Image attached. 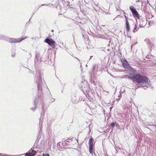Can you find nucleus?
<instances>
[{
	"label": "nucleus",
	"mask_w": 156,
	"mask_h": 156,
	"mask_svg": "<svg viewBox=\"0 0 156 156\" xmlns=\"http://www.w3.org/2000/svg\"><path fill=\"white\" fill-rule=\"evenodd\" d=\"M147 23V21L145 20H143L141 19L140 20V24H139V27L140 28L143 27H144Z\"/></svg>",
	"instance_id": "nucleus-7"
},
{
	"label": "nucleus",
	"mask_w": 156,
	"mask_h": 156,
	"mask_svg": "<svg viewBox=\"0 0 156 156\" xmlns=\"http://www.w3.org/2000/svg\"><path fill=\"white\" fill-rule=\"evenodd\" d=\"M92 57H93L92 56H91L90 57V58H91Z\"/></svg>",
	"instance_id": "nucleus-23"
},
{
	"label": "nucleus",
	"mask_w": 156,
	"mask_h": 156,
	"mask_svg": "<svg viewBox=\"0 0 156 156\" xmlns=\"http://www.w3.org/2000/svg\"><path fill=\"white\" fill-rule=\"evenodd\" d=\"M39 81L37 82V88L38 90H40L41 91L42 88L41 80V78H39Z\"/></svg>",
	"instance_id": "nucleus-8"
},
{
	"label": "nucleus",
	"mask_w": 156,
	"mask_h": 156,
	"mask_svg": "<svg viewBox=\"0 0 156 156\" xmlns=\"http://www.w3.org/2000/svg\"><path fill=\"white\" fill-rule=\"evenodd\" d=\"M94 139L92 137H91L89 140V145H94Z\"/></svg>",
	"instance_id": "nucleus-10"
},
{
	"label": "nucleus",
	"mask_w": 156,
	"mask_h": 156,
	"mask_svg": "<svg viewBox=\"0 0 156 156\" xmlns=\"http://www.w3.org/2000/svg\"><path fill=\"white\" fill-rule=\"evenodd\" d=\"M129 9L133 13V16L135 17H136L137 18L139 19L140 15L138 13L134 7L133 6H131L129 7Z\"/></svg>",
	"instance_id": "nucleus-2"
},
{
	"label": "nucleus",
	"mask_w": 156,
	"mask_h": 156,
	"mask_svg": "<svg viewBox=\"0 0 156 156\" xmlns=\"http://www.w3.org/2000/svg\"><path fill=\"white\" fill-rule=\"evenodd\" d=\"M25 156H30V153H27L25 154Z\"/></svg>",
	"instance_id": "nucleus-17"
},
{
	"label": "nucleus",
	"mask_w": 156,
	"mask_h": 156,
	"mask_svg": "<svg viewBox=\"0 0 156 156\" xmlns=\"http://www.w3.org/2000/svg\"><path fill=\"white\" fill-rule=\"evenodd\" d=\"M24 154H21V155H23Z\"/></svg>",
	"instance_id": "nucleus-25"
},
{
	"label": "nucleus",
	"mask_w": 156,
	"mask_h": 156,
	"mask_svg": "<svg viewBox=\"0 0 156 156\" xmlns=\"http://www.w3.org/2000/svg\"><path fill=\"white\" fill-rule=\"evenodd\" d=\"M126 28L127 33L130 31V27L129 22H126Z\"/></svg>",
	"instance_id": "nucleus-9"
},
{
	"label": "nucleus",
	"mask_w": 156,
	"mask_h": 156,
	"mask_svg": "<svg viewBox=\"0 0 156 156\" xmlns=\"http://www.w3.org/2000/svg\"><path fill=\"white\" fill-rule=\"evenodd\" d=\"M134 28L133 30V32L134 33H135L139 29V28H137V26L136 25V24H134Z\"/></svg>",
	"instance_id": "nucleus-12"
},
{
	"label": "nucleus",
	"mask_w": 156,
	"mask_h": 156,
	"mask_svg": "<svg viewBox=\"0 0 156 156\" xmlns=\"http://www.w3.org/2000/svg\"><path fill=\"white\" fill-rule=\"evenodd\" d=\"M44 41L47 43L50 46L53 48H55V42L52 39L46 38L45 39Z\"/></svg>",
	"instance_id": "nucleus-4"
},
{
	"label": "nucleus",
	"mask_w": 156,
	"mask_h": 156,
	"mask_svg": "<svg viewBox=\"0 0 156 156\" xmlns=\"http://www.w3.org/2000/svg\"><path fill=\"white\" fill-rule=\"evenodd\" d=\"M41 94H38L35 100L34 101V105H35V107L34 108H33L32 109L34 110L36 108L37 104V101L38 100V99L39 98V97L41 96Z\"/></svg>",
	"instance_id": "nucleus-6"
},
{
	"label": "nucleus",
	"mask_w": 156,
	"mask_h": 156,
	"mask_svg": "<svg viewBox=\"0 0 156 156\" xmlns=\"http://www.w3.org/2000/svg\"><path fill=\"white\" fill-rule=\"evenodd\" d=\"M115 124H116V123H114V122L112 123L111 124V127H112V128L114 127L115 126Z\"/></svg>",
	"instance_id": "nucleus-15"
},
{
	"label": "nucleus",
	"mask_w": 156,
	"mask_h": 156,
	"mask_svg": "<svg viewBox=\"0 0 156 156\" xmlns=\"http://www.w3.org/2000/svg\"><path fill=\"white\" fill-rule=\"evenodd\" d=\"M52 32H53V30H52Z\"/></svg>",
	"instance_id": "nucleus-24"
},
{
	"label": "nucleus",
	"mask_w": 156,
	"mask_h": 156,
	"mask_svg": "<svg viewBox=\"0 0 156 156\" xmlns=\"http://www.w3.org/2000/svg\"><path fill=\"white\" fill-rule=\"evenodd\" d=\"M15 55V52H14L12 54V57L14 56Z\"/></svg>",
	"instance_id": "nucleus-21"
},
{
	"label": "nucleus",
	"mask_w": 156,
	"mask_h": 156,
	"mask_svg": "<svg viewBox=\"0 0 156 156\" xmlns=\"http://www.w3.org/2000/svg\"><path fill=\"white\" fill-rule=\"evenodd\" d=\"M71 140L70 139H67L66 140V142L68 143V144L70 142V140Z\"/></svg>",
	"instance_id": "nucleus-19"
},
{
	"label": "nucleus",
	"mask_w": 156,
	"mask_h": 156,
	"mask_svg": "<svg viewBox=\"0 0 156 156\" xmlns=\"http://www.w3.org/2000/svg\"><path fill=\"white\" fill-rule=\"evenodd\" d=\"M31 151V152H30V156H34L36 154V153L35 152V151H34L32 150V149L30 150Z\"/></svg>",
	"instance_id": "nucleus-13"
},
{
	"label": "nucleus",
	"mask_w": 156,
	"mask_h": 156,
	"mask_svg": "<svg viewBox=\"0 0 156 156\" xmlns=\"http://www.w3.org/2000/svg\"><path fill=\"white\" fill-rule=\"evenodd\" d=\"M124 17L125 18L126 22H128V17L125 15H124Z\"/></svg>",
	"instance_id": "nucleus-16"
},
{
	"label": "nucleus",
	"mask_w": 156,
	"mask_h": 156,
	"mask_svg": "<svg viewBox=\"0 0 156 156\" xmlns=\"http://www.w3.org/2000/svg\"><path fill=\"white\" fill-rule=\"evenodd\" d=\"M27 37H22L18 38L15 39L13 38H9V42L10 43H17L21 41L22 40L27 38Z\"/></svg>",
	"instance_id": "nucleus-3"
},
{
	"label": "nucleus",
	"mask_w": 156,
	"mask_h": 156,
	"mask_svg": "<svg viewBox=\"0 0 156 156\" xmlns=\"http://www.w3.org/2000/svg\"><path fill=\"white\" fill-rule=\"evenodd\" d=\"M42 155L43 156H50L48 154H42Z\"/></svg>",
	"instance_id": "nucleus-18"
},
{
	"label": "nucleus",
	"mask_w": 156,
	"mask_h": 156,
	"mask_svg": "<svg viewBox=\"0 0 156 156\" xmlns=\"http://www.w3.org/2000/svg\"><path fill=\"white\" fill-rule=\"evenodd\" d=\"M124 78L130 79L134 83L139 84L142 87H145V89H146L149 86L147 78L144 76L138 74L137 71L134 69H131L129 76L126 75Z\"/></svg>",
	"instance_id": "nucleus-1"
},
{
	"label": "nucleus",
	"mask_w": 156,
	"mask_h": 156,
	"mask_svg": "<svg viewBox=\"0 0 156 156\" xmlns=\"http://www.w3.org/2000/svg\"><path fill=\"white\" fill-rule=\"evenodd\" d=\"M68 144V143L66 141V142H63L62 143L59 142L58 144V145H59L60 146L62 145V146H64Z\"/></svg>",
	"instance_id": "nucleus-11"
},
{
	"label": "nucleus",
	"mask_w": 156,
	"mask_h": 156,
	"mask_svg": "<svg viewBox=\"0 0 156 156\" xmlns=\"http://www.w3.org/2000/svg\"><path fill=\"white\" fill-rule=\"evenodd\" d=\"M120 61L124 68H128L129 67V66L128 64V62L126 59H120Z\"/></svg>",
	"instance_id": "nucleus-5"
},
{
	"label": "nucleus",
	"mask_w": 156,
	"mask_h": 156,
	"mask_svg": "<svg viewBox=\"0 0 156 156\" xmlns=\"http://www.w3.org/2000/svg\"><path fill=\"white\" fill-rule=\"evenodd\" d=\"M153 106L154 107V109L156 110V103H155L154 104Z\"/></svg>",
	"instance_id": "nucleus-20"
},
{
	"label": "nucleus",
	"mask_w": 156,
	"mask_h": 156,
	"mask_svg": "<svg viewBox=\"0 0 156 156\" xmlns=\"http://www.w3.org/2000/svg\"><path fill=\"white\" fill-rule=\"evenodd\" d=\"M119 124H117L116 123V124H115V125L116 126H118Z\"/></svg>",
	"instance_id": "nucleus-22"
},
{
	"label": "nucleus",
	"mask_w": 156,
	"mask_h": 156,
	"mask_svg": "<svg viewBox=\"0 0 156 156\" xmlns=\"http://www.w3.org/2000/svg\"><path fill=\"white\" fill-rule=\"evenodd\" d=\"M89 151L90 154H92L93 152V146L89 145Z\"/></svg>",
	"instance_id": "nucleus-14"
}]
</instances>
